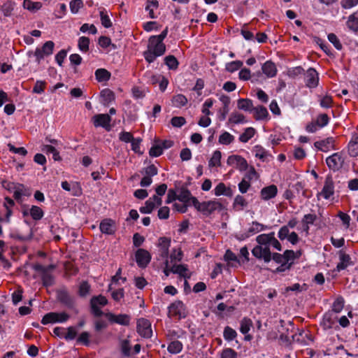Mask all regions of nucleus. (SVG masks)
Wrapping results in <instances>:
<instances>
[{
    "instance_id": "1",
    "label": "nucleus",
    "mask_w": 358,
    "mask_h": 358,
    "mask_svg": "<svg viewBox=\"0 0 358 358\" xmlns=\"http://www.w3.org/2000/svg\"><path fill=\"white\" fill-rule=\"evenodd\" d=\"M257 245L252 250V254L258 259L263 260L265 263H268L273 259L277 264L286 262L284 253L272 254L270 247L273 248L278 251L282 250V245L278 240L275 237V233L262 234L256 237Z\"/></svg>"
},
{
    "instance_id": "2",
    "label": "nucleus",
    "mask_w": 358,
    "mask_h": 358,
    "mask_svg": "<svg viewBox=\"0 0 358 358\" xmlns=\"http://www.w3.org/2000/svg\"><path fill=\"white\" fill-rule=\"evenodd\" d=\"M166 52V45L163 42L150 37L148 49L143 52V57L148 63L153 62L157 57L163 55Z\"/></svg>"
},
{
    "instance_id": "3",
    "label": "nucleus",
    "mask_w": 358,
    "mask_h": 358,
    "mask_svg": "<svg viewBox=\"0 0 358 358\" xmlns=\"http://www.w3.org/2000/svg\"><path fill=\"white\" fill-rule=\"evenodd\" d=\"M193 206L203 215L208 216L215 211L222 210V204L217 200L199 202L197 199H193Z\"/></svg>"
},
{
    "instance_id": "4",
    "label": "nucleus",
    "mask_w": 358,
    "mask_h": 358,
    "mask_svg": "<svg viewBox=\"0 0 358 358\" xmlns=\"http://www.w3.org/2000/svg\"><path fill=\"white\" fill-rule=\"evenodd\" d=\"M69 319V315L64 312L56 313L51 312L45 315L42 320L41 323L44 325L54 323H64Z\"/></svg>"
},
{
    "instance_id": "5",
    "label": "nucleus",
    "mask_w": 358,
    "mask_h": 358,
    "mask_svg": "<svg viewBox=\"0 0 358 358\" xmlns=\"http://www.w3.org/2000/svg\"><path fill=\"white\" fill-rule=\"evenodd\" d=\"M345 162V157L342 152H336L327 157L326 164L329 169L333 171H339Z\"/></svg>"
},
{
    "instance_id": "6",
    "label": "nucleus",
    "mask_w": 358,
    "mask_h": 358,
    "mask_svg": "<svg viewBox=\"0 0 358 358\" xmlns=\"http://www.w3.org/2000/svg\"><path fill=\"white\" fill-rule=\"evenodd\" d=\"M55 43L52 41H46L41 48H37L34 52L36 61L40 63L45 57L50 56L53 53Z\"/></svg>"
},
{
    "instance_id": "7",
    "label": "nucleus",
    "mask_w": 358,
    "mask_h": 358,
    "mask_svg": "<svg viewBox=\"0 0 358 358\" xmlns=\"http://www.w3.org/2000/svg\"><path fill=\"white\" fill-rule=\"evenodd\" d=\"M227 165L235 168L241 172L245 171L248 168L247 160L241 155H232L228 157L227 160Z\"/></svg>"
},
{
    "instance_id": "8",
    "label": "nucleus",
    "mask_w": 358,
    "mask_h": 358,
    "mask_svg": "<svg viewBox=\"0 0 358 358\" xmlns=\"http://www.w3.org/2000/svg\"><path fill=\"white\" fill-rule=\"evenodd\" d=\"M90 303L93 315L96 317H100L103 315V312L99 306H106L108 303V300L105 296L99 295L92 297Z\"/></svg>"
},
{
    "instance_id": "9",
    "label": "nucleus",
    "mask_w": 358,
    "mask_h": 358,
    "mask_svg": "<svg viewBox=\"0 0 358 358\" xmlns=\"http://www.w3.org/2000/svg\"><path fill=\"white\" fill-rule=\"evenodd\" d=\"M137 331L143 337L148 338L152 335L150 322L145 318H140L137 321Z\"/></svg>"
},
{
    "instance_id": "10",
    "label": "nucleus",
    "mask_w": 358,
    "mask_h": 358,
    "mask_svg": "<svg viewBox=\"0 0 358 358\" xmlns=\"http://www.w3.org/2000/svg\"><path fill=\"white\" fill-rule=\"evenodd\" d=\"M92 122L95 127H103L107 131L110 130L111 117L108 114H98L92 117Z\"/></svg>"
},
{
    "instance_id": "11",
    "label": "nucleus",
    "mask_w": 358,
    "mask_h": 358,
    "mask_svg": "<svg viewBox=\"0 0 358 358\" xmlns=\"http://www.w3.org/2000/svg\"><path fill=\"white\" fill-rule=\"evenodd\" d=\"M337 320L338 317L334 313L327 312L323 315L320 324L324 330L329 331L334 328Z\"/></svg>"
},
{
    "instance_id": "12",
    "label": "nucleus",
    "mask_w": 358,
    "mask_h": 358,
    "mask_svg": "<svg viewBox=\"0 0 358 358\" xmlns=\"http://www.w3.org/2000/svg\"><path fill=\"white\" fill-rule=\"evenodd\" d=\"M162 204V198L158 196H153L147 200L145 206H141L139 209L140 212L143 214H149L155 209L156 206Z\"/></svg>"
},
{
    "instance_id": "13",
    "label": "nucleus",
    "mask_w": 358,
    "mask_h": 358,
    "mask_svg": "<svg viewBox=\"0 0 358 358\" xmlns=\"http://www.w3.org/2000/svg\"><path fill=\"white\" fill-rule=\"evenodd\" d=\"M136 261L138 266L141 268H145L148 266L151 260L150 252L145 249H138L135 255Z\"/></svg>"
},
{
    "instance_id": "14",
    "label": "nucleus",
    "mask_w": 358,
    "mask_h": 358,
    "mask_svg": "<svg viewBox=\"0 0 358 358\" xmlns=\"http://www.w3.org/2000/svg\"><path fill=\"white\" fill-rule=\"evenodd\" d=\"M171 245V238L167 237H161L158 240L157 247L159 248V255L163 259H169V250Z\"/></svg>"
},
{
    "instance_id": "15",
    "label": "nucleus",
    "mask_w": 358,
    "mask_h": 358,
    "mask_svg": "<svg viewBox=\"0 0 358 358\" xmlns=\"http://www.w3.org/2000/svg\"><path fill=\"white\" fill-rule=\"evenodd\" d=\"M99 229L103 234L113 235L116 231L115 222L109 218L104 219L101 222Z\"/></svg>"
},
{
    "instance_id": "16",
    "label": "nucleus",
    "mask_w": 358,
    "mask_h": 358,
    "mask_svg": "<svg viewBox=\"0 0 358 358\" xmlns=\"http://www.w3.org/2000/svg\"><path fill=\"white\" fill-rule=\"evenodd\" d=\"M8 189L13 192L14 198L17 201L21 200L22 196H28L30 195L28 189L21 184H12L11 187H9Z\"/></svg>"
},
{
    "instance_id": "17",
    "label": "nucleus",
    "mask_w": 358,
    "mask_h": 358,
    "mask_svg": "<svg viewBox=\"0 0 358 358\" xmlns=\"http://www.w3.org/2000/svg\"><path fill=\"white\" fill-rule=\"evenodd\" d=\"M22 214L24 216L29 215L34 220L38 221L44 216V211L39 206H31L29 208L23 210Z\"/></svg>"
},
{
    "instance_id": "18",
    "label": "nucleus",
    "mask_w": 358,
    "mask_h": 358,
    "mask_svg": "<svg viewBox=\"0 0 358 358\" xmlns=\"http://www.w3.org/2000/svg\"><path fill=\"white\" fill-rule=\"evenodd\" d=\"M278 187L275 185H270L263 187L260 191L261 199L264 201H268L276 196Z\"/></svg>"
},
{
    "instance_id": "19",
    "label": "nucleus",
    "mask_w": 358,
    "mask_h": 358,
    "mask_svg": "<svg viewBox=\"0 0 358 358\" xmlns=\"http://www.w3.org/2000/svg\"><path fill=\"white\" fill-rule=\"evenodd\" d=\"M169 312L172 315H178L179 317H185V308L184 303L180 301H176L169 306Z\"/></svg>"
},
{
    "instance_id": "20",
    "label": "nucleus",
    "mask_w": 358,
    "mask_h": 358,
    "mask_svg": "<svg viewBox=\"0 0 358 358\" xmlns=\"http://www.w3.org/2000/svg\"><path fill=\"white\" fill-rule=\"evenodd\" d=\"M319 77L317 72L313 68L308 69L306 75V83L307 87L315 88L317 86Z\"/></svg>"
},
{
    "instance_id": "21",
    "label": "nucleus",
    "mask_w": 358,
    "mask_h": 358,
    "mask_svg": "<svg viewBox=\"0 0 358 358\" xmlns=\"http://www.w3.org/2000/svg\"><path fill=\"white\" fill-rule=\"evenodd\" d=\"M314 145L317 149L322 152H328L334 148V138L333 137H328L324 140L315 142Z\"/></svg>"
},
{
    "instance_id": "22",
    "label": "nucleus",
    "mask_w": 358,
    "mask_h": 358,
    "mask_svg": "<svg viewBox=\"0 0 358 358\" xmlns=\"http://www.w3.org/2000/svg\"><path fill=\"white\" fill-rule=\"evenodd\" d=\"M106 317L110 322L120 325H129L130 322L129 316L126 314L115 315L113 313H108Z\"/></svg>"
},
{
    "instance_id": "23",
    "label": "nucleus",
    "mask_w": 358,
    "mask_h": 358,
    "mask_svg": "<svg viewBox=\"0 0 358 358\" xmlns=\"http://www.w3.org/2000/svg\"><path fill=\"white\" fill-rule=\"evenodd\" d=\"M334 194V185L331 178H327L320 194L325 199H329Z\"/></svg>"
},
{
    "instance_id": "24",
    "label": "nucleus",
    "mask_w": 358,
    "mask_h": 358,
    "mask_svg": "<svg viewBox=\"0 0 358 358\" xmlns=\"http://www.w3.org/2000/svg\"><path fill=\"white\" fill-rule=\"evenodd\" d=\"M171 273L178 274L179 276L185 279L189 278L191 275L188 269V266L186 264H173L171 266Z\"/></svg>"
},
{
    "instance_id": "25",
    "label": "nucleus",
    "mask_w": 358,
    "mask_h": 358,
    "mask_svg": "<svg viewBox=\"0 0 358 358\" xmlns=\"http://www.w3.org/2000/svg\"><path fill=\"white\" fill-rule=\"evenodd\" d=\"M262 70L263 73L269 78L275 77L278 72L275 64L270 60L263 64Z\"/></svg>"
},
{
    "instance_id": "26",
    "label": "nucleus",
    "mask_w": 358,
    "mask_h": 358,
    "mask_svg": "<svg viewBox=\"0 0 358 358\" xmlns=\"http://www.w3.org/2000/svg\"><path fill=\"white\" fill-rule=\"evenodd\" d=\"M214 194L217 196H225L231 197L234 194L233 190L230 187H227L224 182H220L214 188Z\"/></svg>"
},
{
    "instance_id": "27",
    "label": "nucleus",
    "mask_w": 358,
    "mask_h": 358,
    "mask_svg": "<svg viewBox=\"0 0 358 358\" xmlns=\"http://www.w3.org/2000/svg\"><path fill=\"white\" fill-rule=\"evenodd\" d=\"M196 199L192 196L191 192L186 189H182L178 194L177 199L180 202L188 204L189 206H193V199Z\"/></svg>"
},
{
    "instance_id": "28",
    "label": "nucleus",
    "mask_w": 358,
    "mask_h": 358,
    "mask_svg": "<svg viewBox=\"0 0 358 358\" xmlns=\"http://www.w3.org/2000/svg\"><path fill=\"white\" fill-rule=\"evenodd\" d=\"M270 227L267 225H264L263 224H261L258 222H252L248 227V231H247V236H250L252 235H254L255 234H257L260 231H265L268 229Z\"/></svg>"
},
{
    "instance_id": "29",
    "label": "nucleus",
    "mask_w": 358,
    "mask_h": 358,
    "mask_svg": "<svg viewBox=\"0 0 358 358\" xmlns=\"http://www.w3.org/2000/svg\"><path fill=\"white\" fill-rule=\"evenodd\" d=\"M252 152L255 157L259 159L262 162L266 161L268 157L271 156L269 152L259 145H255Z\"/></svg>"
},
{
    "instance_id": "30",
    "label": "nucleus",
    "mask_w": 358,
    "mask_h": 358,
    "mask_svg": "<svg viewBox=\"0 0 358 358\" xmlns=\"http://www.w3.org/2000/svg\"><path fill=\"white\" fill-rule=\"evenodd\" d=\"M348 148L350 157H356L358 156V135L352 136L348 143Z\"/></svg>"
},
{
    "instance_id": "31",
    "label": "nucleus",
    "mask_w": 358,
    "mask_h": 358,
    "mask_svg": "<svg viewBox=\"0 0 358 358\" xmlns=\"http://www.w3.org/2000/svg\"><path fill=\"white\" fill-rule=\"evenodd\" d=\"M237 107L240 110L251 113L252 112L254 105L251 99H239L237 101Z\"/></svg>"
},
{
    "instance_id": "32",
    "label": "nucleus",
    "mask_w": 358,
    "mask_h": 358,
    "mask_svg": "<svg viewBox=\"0 0 358 358\" xmlns=\"http://www.w3.org/2000/svg\"><path fill=\"white\" fill-rule=\"evenodd\" d=\"M252 112L254 113V117L257 120H264L268 116V112L266 108L262 106L254 107Z\"/></svg>"
},
{
    "instance_id": "33",
    "label": "nucleus",
    "mask_w": 358,
    "mask_h": 358,
    "mask_svg": "<svg viewBox=\"0 0 358 358\" xmlns=\"http://www.w3.org/2000/svg\"><path fill=\"white\" fill-rule=\"evenodd\" d=\"M346 24L352 31H358V11L349 15Z\"/></svg>"
},
{
    "instance_id": "34",
    "label": "nucleus",
    "mask_w": 358,
    "mask_h": 358,
    "mask_svg": "<svg viewBox=\"0 0 358 358\" xmlns=\"http://www.w3.org/2000/svg\"><path fill=\"white\" fill-rule=\"evenodd\" d=\"M183 257V252L180 248H174L169 256V262L171 265L178 264Z\"/></svg>"
},
{
    "instance_id": "35",
    "label": "nucleus",
    "mask_w": 358,
    "mask_h": 358,
    "mask_svg": "<svg viewBox=\"0 0 358 358\" xmlns=\"http://www.w3.org/2000/svg\"><path fill=\"white\" fill-rule=\"evenodd\" d=\"M22 6L24 9L35 13L42 8V3L40 1H32L31 0H24Z\"/></svg>"
},
{
    "instance_id": "36",
    "label": "nucleus",
    "mask_w": 358,
    "mask_h": 358,
    "mask_svg": "<svg viewBox=\"0 0 358 358\" xmlns=\"http://www.w3.org/2000/svg\"><path fill=\"white\" fill-rule=\"evenodd\" d=\"M350 264V257L345 254L341 252L339 255V262L337 264L336 269L338 271H341L342 270L345 269Z\"/></svg>"
},
{
    "instance_id": "37",
    "label": "nucleus",
    "mask_w": 358,
    "mask_h": 358,
    "mask_svg": "<svg viewBox=\"0 0 358 358\" xmlns=\"http://www.w3.org/2000/svg\"><path fill=\"white\" fill-rule=\"evenodd\" d=\"M171 101L174 107L180 108L187 105L188 100L185 95L178 94L173 96Z\"/></svg>"
},
{
    "instance_id": "38",
    "label": "nucleus",
    "mask_w": 358,
    "mask_h": 358,
    "mask_svg": "<svg viewBox=\"0 0 358 358\" xmlns=\"http://www.w3.org/2000/svg\"><path fill=\"white\" fill-rule=\"evenodd\" d=\"M233 206L236 210L241 211L248 206V201L243 196L237 195L234 198Z\"/></svg>"
},
{
    "instance_id": "39",
    "label": "nucleus",
    "mask_w": 358,
    "mask_h": 358,
    "mask_svg": "<svg viewBox=\"0 0 358 358\" xmlns=\"http://www.w3.org/2000/svg\"><path fill=\"white\" fill-rule=\"evenodd\" d=\"M235 137L228 131H222L219 136L218 142L221 145H228L232 143Z\"/></svg>"
},
{
    "instance_id": "40",
    "label": "nucleus",
    "mask_w": 358,
    "mask_h": 358,
    "mask_svg": "<svg viewBox=\"0 0 358 358\" xmlns=\"http://www.w3.org/2000/svg\"><path fill=\"white\" fill-rule=\"evenodd\" d=\"M222 152L220 150L213 152L211 158L208 161L210 168L218 167L221 166Z\"/></svg>"
},
{
    "instance_id": "41",
    "label": "nucleus",
    "mask_w": 358,
    "mask_h": 358,
    "mask_svg": "<svg viewBox=\"0 0 358 358\" xmlns=\"http://www.w3.org/2000/svg\"><path fill=\"white\" fill-rule=\"evenodd\" d=\"M159 7V3L157 0L148 1L145 6V10L148 12L149 17L151 19H155L157 16L155 15L154 10Z\"/></svg>"
},
{
    "instance_id": "42",
    "label": "nucleus",
    "mask_w": 358,
    "mask_h": 358,
    "mask_svg": "<svg viewBox=\"0 0 358 358\" xmlns=\"http://www.w3.org/2000/svg\"><path fill=\"white\" fill-rule=\"evenodd\" d=\"M255 134V129L253 127L246 128L243 134H241L238 138L239 141L242 143H247L250 140Z\"/></svg>"
},
{
    "instance_id": "43",
    "label": "nucleus",
    "mask_w": 358,
    "mask_h": 358,
    "mask_svg": "<svg viewBox=\"0 0 358 358\" xmlns=\"http://www.w3.org/2000/svg\"><path fill=\"white\" fill-rule=\"evenodd\" d=\"M95 77L99 82H106L110 79V73L105 69H98L95 71Z\"/></svg>"
},
{
    "instance_id": "44",
    "label": "nucleus",
    "mask_w": 358,
    "mask_h": 358,
    "mask_svg": "<svg viewBox=\"0 0 358 358\" xmlns=\"http://www.w3.org/2000/svg\"><path fill=\"white\" fill-rule=\"evenodd\" d=\"M101 98L102 99V103L103 105H108L112 101L114 100V94L109 89H104L101 92Z\"/></svg>"
},
{
    "instance_id": "45",
    "label": "nucleus",
    "mask_w": 358,
    "mask_h": 358,
    "mask_svg": "<svg viewBox=\"0 0 358 358\" xmlns=\"http://www.w3.org/2000/svg\"><path fill=\"white\" fill-rule=\"evenodd\" d=\"M182 343L179 341H171L168 347L167 350L171 354H178L182 350Z\"/></svg>"
},
{
    "instance_id": "46",
    "label": "nucleus",
    "mask_w": 358,
    "mask_h": 358,
    "mask_svg": "<svg viewBox=\"0 0 358 358\" xmlns=\"http://www.w3.org/2000/svg\"><path fill=\"white\" fill-rule=\"evenodd\" d=\"M164 63L171 70L177 69L179 64L177 59L173 55H169L165 57Z\"/></svg>"
},
{
    "instance_id": "47",
    "label": "nucleus",
    "mask_w": 358,
    "mask_h": 358,
    "mask_svg": "<svg viewBox=\"0 0 358 358\" xmlns=\"http://www.w3.org/2000/svg\"><path fill=\"white\" fill-rule=\"evenodd\" d=\"M246 171L247 172L244 176V179L247 180L249 182L258 180L259 175L256 171L255 169L254 168V166H248Z\"/></svg>"
},
{
    "instance_id": "48",
    "label": "nucleus",
    "mask_w": 358,
    "mask_h": 358,
    "mask_svg": "<svg viewBox=\"0 0 358 358\" xmlns=\"http://www.w3.org/2000/svg\"><path fill=\"white\" fill-rule=\"evenodd\" d=\"M252 324V322L250 319L243 318L241 321L240 331L244 335L247 334L250 331Z\"/></svg>"
},
{
    "instance_id": "49",
    "label": "nucleus",
    "mask_w": 358,
    "mask_h": 358,
    "mask_svg": "<svg viewBox=\"0 0 358 358\" xmlns=\"http://www.w3.org/2000/svg\"><path fill=\"white\" fill-rule=\"evenodd\" d=\"M243 62L240 60H236L233 61L229 63L226 64L225 69L228 72L234 73L236 71L241 69V67L243 66Z\"/></svg>"
},
{
    "instance_id": "50",
    "label": "nucleus",
    "mask_w": 358,
    "mask_h": 358,
    "mask_svg": "<svg viewBox=\"0 0 358 358\" xmlns=\"http://www.w3.org/2000/svg\"><path fill=\"white\" fill-rule=\"evenodd\" d=\"M224 338L227 341H233L236 336V331L230 327H226L223 332Z\"/></svg>"
},
{
    "instance_id": "51",
    "label": "nucleus",
    "mask_w": 358,
    "mask_h": 358,
    "mask_svg": "<svg viewBox=\"0 0 358 358\" xmlns=\"http://www.w3.org/2000/svg\"><path fill=\"white\" fill-rule=\"evenodd\" d=\"M43 150L46 152L48 154H52V158L55 161L61 160V157L59 156V152L52 145H44Z\"/></svg>"
},
{
    "instance_id": "52",
    "label": "nucleus",
    "mask_w": 358,
    "mask_h": 358,
    "mask_svg": "<svg viewBox=\"0 0 358 358\" xmlns=\"http://www.w3.org/2000/svg\"><path fill=\"white\" fill-rule=\"evenodd\" d=\"M90 39L85 36H81L78 39V48L83 52H86L89 50Z\"/></svg>"
},
{
    "instance_id": "53",
    "label": "nucleus",
    "mask_w": 358,
    "mask_h": 358,
    "mask_svg": "<svg viewBox=\"0 0 358 358\" xmlns=\"http://www.w3.org/2000/svg\"><path fill=\"white\" fill-rule=\"evenodd\" d=\"M14 10V3L10 1H8L3 4L1 7V11L4 16L9 17L11 15L13 10Z\"/></svg>"
},
{
    "instance_id": "54",
    "label": "nucleus",
    "mask_w": 358,
    "mask_h": 358,
    "mask_svg": "<svg viewBox=\"0 0 358 358\" xmlns=\"http://www.w3.org/2000/svg\"><path fill=\"white\" fill-rule=\"evenodd\" d=\"M327 38L329 41L333 44L334 48L338 50H341L343 48L342 43H341L340 40L337 37V36L333 33L329 34L327 36Z\"/></svg>"
},
{
    "instance_id": "55",
    "label": "nucleus",
    "mask_w": 358,
    "mask_h": 358,
    "mask_svg": "<svg viewBox=\"0 0 358 358\" xmlns=\"http://www.w3.org/2000/svg\"><path fill=\"white\" fill-rule=\"evenodd\" d=\"M344 306V300L342 297L338 298L335 300L332 306V310L331 312L336 313H340Z\"/></svg>"
},
{
    "instance_id": "56",
    "label": "nucleus",
    "mask_w": 358,
    "mask_h": 358,
    "mask_svg": "<svg viewBox=\"0 0 358 358\" xmlns=\"http://www.w3.org/2000/svg\"><path fill=\"white\" fill-rule=\"evenodd\" d=\"M83 6V2L82 0H72L69 3L71 12L73 14L78 13Z\"/></svg>"
},
{
    "instance_id": "57",
    "label": "nucleus",
    "mask_w": 358,
    "mask_h": 358,
    "mask_svg": "<svg viewBox=\"0 0 358 358\" xmlns=\"http://www.w3.org/2000/svg\"><path fill=\"white\" fill-rule=\"evenodd\" d=\"M229 121L234 124L244 123L245 116L239 113H233L229 117Z\"/></svg>"
},
{
    "instance_id": "58",
    "label": "nucleus",
    "mask_w": 358,
    "mask_h": 358,
    "mask_svg": "<svg viewBox=\"0 0 358 358\" xmlns=\"http://www.w3.org/2000/svg\"><path fill=\"white\" fill-rule=\"evenodd\" d=\"M329 118L327 114H320L317 117L316 124L320 128L327 126L329 123Z\"/></svg>"
},
{
    "instance_id": "59",
    "label": "nucleus",
    "mask_w": 358,
    "mask_h": 358,
    "mask_svg": "<svg viewBox=\"0 0 358 358\" xmlns=\"http://www.w3.org/2000/svg\"><path fill=\"white\" fill-rule=\"evenodd\" d=\"M157 173H158L157 169L153 164H151V165L147 166L142 171V173H143L145 176H149L150 178H152V177L156 176L157 174Z\"/></svg>"
},
{
    "instance_id": "60",
    "label": "nucleus",
    "mask_w": 358,
    "mask_h": 358,
    "mask_svg": "<svg viewBox=\"0 0 358 358\" xmlns=\"http://www.w3.org/2000/svg\"><path fill=\"white\" fill-rule=\"evenodd\" d=\"M144 77L147 79V82L152 85H155L158 83L160 80L162 76L161 75H155L150 72H147Z\"/></svg>"
},
{
    "instance_id": "61",
    "label": "nucleus",
    "mask_w": 358,
    "mask_h": 358,
    "mask_svg": "<svg viewBox=\"0 0 358 358\" xmlns=\"http://www.w3.org/2000/svg\"><path fill=\"white\" fill-rule=\"evenodd\" d=\"M121 350L124 356L131 355V344L129 340L125 339L121 341Z\"/></svg>"
},
{
    "instance_id": "62",
    "label": "nucleus",
    "mask_w": 358,
    "mask_h": 358,
    "mask_svg": "<svg viewBox=\"0 0 358 358\" xmlns=\"http://www.w3.org/2000/svg\"><path fill=\"white\" fill-rule=\"evenodd\" d=\"M78 334V331L75 327H69L67 329L66 334L64 336V338L67 341H72L76 338Z\"/></svg>"
},
{
    "instance_id": "63",
    "label": "nucleus",
    "mask_w": 358,
    "mask_h": 358,
    "mask_svg": "<svg viewBox=\"0 0 358 358\" xmlns=\"http://www.w3.org/2000/svg\"><path fill=\"white\" fill-rule=\"evenodd\" d=\"M90 334L87 331L82 332L77 339V343L83 344L86 346L90 345Z\"/></svg>"
},
{
    "instance_id": "64",
    "label": "nucleus",
    "mask_w": 358,
    "mask_h": 358,
    "mask_svg": "<svg viewBox=\"0 0 358 358\" xmlns=\"http://www.w3.org/2000/svg\"><path fill=\"white\" fill-rule=\"evenodd\" d=\"M220 358H237V353L231 348H226L221 352Z\"/></svg>"
}]
</instances>
